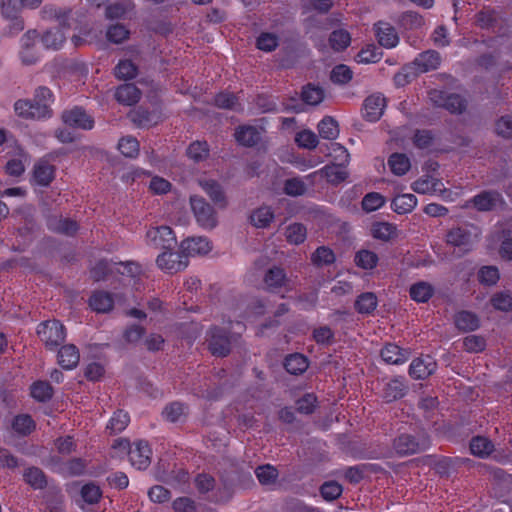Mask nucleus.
Listing matches in <instances>:
<instances>
[{
    "instance_id": "1",
    "label": "nucleus",
    "mask_w": 512,
    "mask_h": 512,
    "mask_svg": "<svg viewBox=\"0 0 512 512\" xmlns=\"http://www.w3.org/2000/svg\"><path fill=\"white\" fill-rule=\"evenodd\" d=\"M112 448L116 456L128 451L131 465L139 470H144L150 465L152 452L145 441L135 442L134 446L130 447L127 440L119 439L115 441Z\"/></svg>"
},
{
    "instance_id": "2",
    "label": "nucleus",
    "mask_w": 512,
    "mask_h": 512,
    "mask_svg": "<svg viewBox=\"0 0 512 512\" xmlns=\"http://www.w3.org/2000/svg\"><path fill=\"white\" fill-rule=\"evenodd\" d=\"M116 270L122 275V281L130 284L135 283V278L141 275V267L134 262L127 263H110L108 261H100L91 271L96 281L105 279L107 272Z\"/></svg>"
},
{
    "instance_id": "3",
    "label": "nucleus",
    "mask_w": 512,
    "mask_h": 512,
    "mask_svg": "<svg viewBox=\"0 0 512 512\" xmlns=\"http://www.w3.org/2000/svg\"><path fill=\"white\" fill-rule=\"evenodd\" d=\"M478 236V230L473 226L455 227L448 231L446 242L459 251L466 252L477 242Z\"/></svg>"
},
{
    "instance_id": "4",
    "label": "nucleus",
    "mask_w": 512,
    "mask_h": 512,
    "mask_svg": "<svg viewBox=\"0 0 512 512\" xmlns=\"http://www.w3.org/2000/svg\"><path fill=\"white\" fill-rule=\"evenodd\" d=\"M37 334L49 349L56 348L64 342L66 337L64 326L57 320L40 323L37 327Z\"/></svg>"
},
{
    "instance_id": "5",
    "label": "nucleus",
    "mask_w": 512,
    "mask_h": 512,
    "mask_svg": "<svg viewBox=\"0 0 512 512\" xmlns=\"http://www.w3.org/2000/svg\"><path fill=\"white\" fill-rule=\"evenodd\" d=\"M190 204L196 221L201 227L212 229L217 225L215 211L203 198L191 196Z\"/></svg>"
},
{
    "instance_id": "6",
    "label": "nucleus",
    "mask_w": 512,
    "mask_h": 512,
    "mask_svg": "<svg viewBox=\"0 0 512 512\" xmlns=\"http://www.w3.org/2000/svg\"><path fill=\"white\" fill-rule=\"evenodd\" d=\"M147 244L159 249L171 250L177 241L172 229L168 226L152 227L146 233Z\"/></svg>"
},
{
    "instance_id": "7",
    "label": "nucleus",
    "mask_w": 512,
    "mask_h": 512,
    "mask_svg": "<svg viewBox=\"0 0 512 512\" xmlns=\"http://www.w3.org/2000/svg\"><path fill=\"white\" fill-rule=\"evenodd\" d=\"M17 115L23 118L44 119L49 118L52 114L50 106L42 104V102L29 100H18L14 105Z\"/></svg>"
},
{
    "instance_id": "8",
    "label": "nucleus",
    "mask_w": 512,
    "mask_h": 512,
    "mask_svg": "<svg viewBox=\"0 0 512 512\" xmlns=\"http://www.w3.org/2000/svg\"><path fill=\"white\" fill-rule=\"evenodd\" d=\"M429 98L436 106L444 107L451 113H461L465 107V100L457 94H447L441 90H432Z\"/></svg>"
},
{
    "instance_id": "9",
    "label": "nucleus",
    "mask_w": 512,
    "mask_h": 512,
    "mask_svg": "<svg viewBox=\"0 0 512 512\" xmlns=\"http://www.w3.org/2000/svg\"><path fill=\"white\" fill-rule=\"evenodd\" d=\"M157 265L167 273H176L188 266L187 256L181 252H163L157 257Z\"/></svg>"
},
{
    "instance_id": "10",
    "label": "nucleus",
    "mask_w": 512,
    "mask_h": 512,
    "mask_svg": "<svg viewBox=\"0 0 512 512\" xmlns=\"http://www.w3.org/2000/svg\"><path fill=\"white\" fill-rule=\"evenodd\" d=\"M63 122L74 128L90 130L94 126V120L83 109L74 107L62 114Z\"/></svg>"
},
{
    "instance_id": "11",
    "label": "nucleus",
    "mask_w": 512,
    "mask_h": 512,
    "mask_svg": "<svg viewBox=\"0 0 512 512\" xmlns=\"http://www.w3.org/2000/svg\"><path fill=\"white\" fill-rule=\"evenodd\" d=\"M386 99L380 93L368 96L363 104V115L370 122L378 121L384 113Z\"/></svg>"
},
{
    "instance_id": "12",
    "label": "nucleus",
    "mask_w": 512,
    "mask_h": 512,
    "mask_svg": "<svg viewBox=\"0 0 512 512\" xmlns=\"http://www.w3.org/2000/svg\"><path fill=\"white\" fill-rule=\"evenodd\" d=\"M411 188L418 194L437 195L445 191L442 181L431 175L421 176L412 183Z\"/></svg>"
},
{
    "instance_id": "13",
    "label": "nucleus",
    "mask_w": 512,
    "mask_h": 512,
    "mask_svg": "<svg viewBox=\"0 0 512 512\" xmlns=\"http://www.w3.org/2000/svg\"><path fill=\"white\" fill-rule=\"evenodd\" d=\"M437 364L431 356L416 358L409 367V374L414 379H425L435 372Z\"/></svg>"
},
{
    "instance_id": "14",
    "label": "nucleus",
    "mask_w": 512,
    "mask_h": 512,
    "mask_svg": "<svg viewBox=\"0 0 512 512\" xmlns=\"http://www.w3.org/2000/svg\"><path fill=\"white\" fill-rule=\"evenodd\" d=\"M180 248L188 257L206 255L212 250V245L205 237H192L182 241Z\"/></svg>"
},
{
    "instance_id": "15",
    "label": "nucleus",
    "mask_w": 512,
    "mask_h": 512,
    "mask_svg": "<svg viewBox=\"0 0 512 512\" xmlns=\"http://www.w3.org/2000/svg\"><path fill=\"white\" fill-rule=\"evenodd\" d=\"M441 58L438 52L428 50L421 53L412 63L415 73H425L430 70L437 69L440 65Z\"/></svg>"
},
{
    "instance_id": "16",
    "label": "nucleus",
    "mask_w": 512,
    "mask_h": 512,
    "mask_svg": "<svg viewBox=\"0 0 512 512\" xmlns=\"http://www.w3.org/2000/svg\"><path fill=\"white\" fill-rule=\"evenodd\" d=\"M375 35L381 46L394 48L399 43V37L393 26L385 22L375 24Z\"/></svg>"
},
{
    "instance_id": "17",
    "label": "nucleus",
    "mask_w": 512,
    "mask_h": 512,
    "mask_svg": "<svg viewBox=\"0 0 512 512\" xmlns=\"http://www.w3.org/2000/svg\"><path fill=\"white\" fill-rule=\"evenodd\" d=\"M209 349L213 355L226 356L230 351V339L220 328L211 331Z\"/></svg>"
},
{
    "instance_id": "18",
    "label": "nucleus",
    "mask_w": 512,
    "mask_h": 512,
    "mask_svg": "<svg viewBox=\"0 0 512 512\" xmlns=\"http://www.w3.org/2000/svg\"><path fill=\"white\" fill-rule=\"evenodd\" d=\"M71 9L65 7H58L55 5H46L43 7L41 13L42 17L46 20L57 22L63 28L70 27Z\"/></svg>"
},
{
    "instance_id": "19",
    "label": "nucleus",
    "mask_w": 512,
    "mask_h": 512,
    "mask_svg": "<svg viewBox=\"0 0 512 512\" xmlns=\"http://www.w3.org/2000/svg\"><path fill=\"white\" fill-rule=\"evenodd\" d=\"M426 447L425 443H420L413 436L403 434L394 441V449L400 455L414 454Z\"/></svg>"
},
{
    "instance_id": "20",
    "label": "nucleus",
    "mask_w": 512,
    "mask_h": 512,
    "mask_svg": "<svg viewBox=\"0 0 512 512\" xmlns=\"http://www.w3.org/2000/svg\"><path fill=\"white\" fill-rule=\"evenodd\" d=\"M55 168L49 164L46 160H39L33 171V181L41 186H47L54 179Z\"/></svg>"
},
{
    "instance_id": "21",
    "label": "nucleus",
    "mask_w": 512,
    "mask_h": 512,
    "mask_svg": "<svg viewBox=\"0 0 512 512\" xmlns=\"http://www.w3.org/2000/svg\"><path fill=\"white\" fill-rule=\"evenodd\" d=\"M501 195L497 192L484 191L472 199L474 207L479 211L494 209L501 203Z\"/></svg>"
},
{
    "instance_id": "22",
    "label": "nucleus",
    "mask_w": 512,
    "mask_h": 512,
    "mask_svg": "<svg viewBox=\"0 0 512 512\" xmlns=\"http://www.w3.org/2000/svg\"><path fill=\"white\" fill-rule=\"evenodd\" d=\"M38 38V34L35 30L27 31L21 38V51L20 57L24 64L31 65L37 62L38 55H28V49L33 48Z\"/></svg>"
},
{
    "instance_id": "23",
    "label": "nucleus",
    "mask_w": 512,
    "mask_h": 512,
    "mask_svg": "<svg viewBox=\"0 0 512 512\" xmlns=\"http://www.w3.org/2000/svg\"><path fill=\"white\" fill-rule=\"evenodd\" d=\"M115 97L119 103L131 106L140 100L141 92L133 84H124L117 88Z\"/></svg>"
},
{
    "instance_id": "24",
    "label": "nucleus",
    "mask_w": 512,
    "mask_h": 512,
    "mask_svg": "<svg viewBox=\"0 0 512 512\" xmlns=\"http://www.w3.org/2000/svg\"><path fill=\"white\" fill-rule=\"evenodd\" d=\"M371 235L377 240L388 242L397 238L398 229L392 223L376 222L371 226Z\"/></svg>"
},
{
    "instance_id": "25",
    "label": "nucleus",
    "mask_w": 512,
    "mask_h": 512,
    "mask_svg": "<svg viewBox=\"0 0 512 512\" xmlns=\"http://www.w3.org/2000/svg\"><path fill=\"white\" fill-rule=\"evenodd\" d=\"M381 357L387 364L400 365L408 360L409 354L395 344H388L381 350Z\"/></svg>"
},
{
    "instance_id": "26",
    "label": "nucleus",
    "mask_w": 512,
    "mask_h": 512,
    "mask_svg": "<svg viewBox=\"0 0 512 512\" xmlns=\"http://www.w3.org/2000/svg\"><path fill=\"white\" fill-rule=\"evenodd\" d=\"M89 305L96 312L106 313L113 308L114 300L110 293L96 291L90 297Z\"/></svg>"
},
{
    "instance_id": "27",
    "label": "nucleus",
    "mask_w": 512,
    "mask_h": 512,
    "mask_svg": "<svg viewBox=\"0 0 512 512\" xmlns=\"http://www.w3.org/2000/svg\"><path fill=\"white\" fill-rule=\"evenodd\" d=\"M80 355L76 346L69 344L63 346L58 353V362L64 369H73L77 366Z\"/></svg>"
},
{
    "instance_id": "28",
    "label": "nucleus",
    "mask_w": 512,
    "mask_h": 512,
    "mask_svg": "<svg viewBox=\"0 0 512 512\" xmlns=\"http://www.w3.org/2000/svg\"><path fill=\"white\" fill-rule=\"evenodd\" d=\"M406 384L403 378H395L387 382L383 388L382 396L386 402L395 401L404 396Z\"/></svg>"
},
{
    "instance_id": "29",
    "label": "nucleus",
    "mask_w": 512,
    "mask_h": 512,
    "mask_svg": "<svg viewBox=\"0 0 512 512\" xmlns=\"http://www.w3.org/2000/svg\"><path fill=\"white\" fill-rule=\"evenodd\" d=\"M11 427L18 436H27L35 430L36 424L30 415L20 414L13 418Z\"/></svg>"
},
{
    "instance_id": "30",
    "label": "nucleus",
    "mask_w": 512,
    "mask_h": 512,
    "mask_svg": "<svg viewBox=\"0 0 512 512\" xmlns=\"http://www.w3.org/2000/svg\"><path fill=\"white\" fill-rule=\"evenodd\" d=\"M47 224L52 231L66 235H73L78 229V225L75 221L63 218L62 216L50 217Z\"/></svg>"
},
{
    "instance_id": "31",
    "label": "nucleus",
    "mask_w": 512,
    "mask_h": 512,
    "mask_svg": "<svg viewBox=\"0 0 512 512\" xmlns=\"http://www.w3.org/2000/svg\"><path fill=\"white\" fill-rule=\"evenodd\" d=\"M66 41V33L61 28H53L47 30L41 42L47 49L57 50L60 49Z\"/></svg>"
},
{
    "instance_id": "32",
    "label": "nucleus",
    "mask_w": 512,
    "mask_h": 512,
    "mask_svg": "<svg viewBox=\"0 0 512 512\" xmlns=\"http://www.w3.org/2000/svg\"><path fill=\"white\" fill-rule=\"evenodd\" d=\"M199 185L209 195L213 202L224 207L226 205L224 192L218 182L213 179H201Z\"/></svg>"
},
{
    "instance_id": "33",
    "label": "nucleus",
    "mask_w": 512,
    "mask_h": 512,
    "mask_svg": "<svg viewBox=\"0 0 512 512\" xmlns=\"http://www.w3.org/2000/svg\"><path fill=\"white\" fill-rule=\"evenodd\" d=\"M260 137V131L254 126H241L235 132L237 142L244 146L255 145Z\"/></svg>"
},
{
    "instance_id": "34",
    "label": "nucleus",
    "mask_w": 512,
    "mask_h": 512,
    "mask_svg": "<svg viewBox=\"0 0 512 512\" xmlns=\"http://www.w3.org/2000/svg\"><path fill=\"white\" fill-rule=\"evenodd\" d=\"M417 198L413 194H401L396 196L391 203L394 212L398 214H407L413 211L417 205Z\"/></svg>"
},
{
    "instance_id": "35",
    "label": "nucleus",
    "mask_w": 512,
    "mask_h": 512,
    "mask_svg": "<svg viewBox=\"0 0 512 512\" xmlns=\"http://www.w3.org/2000/svg\"><path fill=\"white\" fill-rule=\"evenodd\" d=\"M162 416L171 423L183 422L187 416V407L180 402L170 403L164 408Z\"/></svg>"
},
{
    "instance_id": "36",
    "label": "nucleus",
    "mask_w": 512,
    "mask_h": 512,
    "mask_svg": "<svg viewBox=\"0 0 512 512\" xmlns=\"http://www.w3.org/2000/svg\"><path fill=\"white\" fill-rule=\"evenodd\" d=\"M410 297L419 303L427 302L434 294V288L428 282L420 281L410 287Z\"/></svg>"
},
{
    "instance_id": "37",
    "label": "nucleus",
    "mask_w": 512,
    "mask_h": 512,
    "mask_svg": "<svg viewBox=\"0 0 512 512\" xmlns=\"http://www.w3.org/2000/svg\"><path fill=\"white\" fill-rule=\"evenodd\" d=\"M388 166L393 174L402 176L409 171L411 163L405 154L394 153L388 159Z\"/></svg>"
},
{
    "instance_id": "38",
    "label": "nucleus",
    "mask_w": 512,
    "mask_h": 512,
    "mask_svg": "<svg viewBox=\"0 0 512 512\" xmlns=\"http://www.w3.org/2000/svg\"><path fill=\"white\" fill-rule=\"evenodd\" d=\"M471 453L477 457L485 458L494 450V444L482 436L474 437L470 442Z\"/></svg>"
},
{
    "instance_id": "39",
    "label": "nucleus",
    "mask_w": 512,
    "mask_h": 512,
    "mask_svg": "<svg viewBox=\"0 0 512 512\" xmlns=\"http://www.w3.org/2000/svg\"><path fill=\"white\" fill-rule=\"evenodd\" d=\"M355 264L364 270L374 269L379 261L378 255L368 249L359 250L354 257Z\"/></svg>"
},
{
    "instance_id": "40",
    "label": "nucleus",
    "mask_w": 512,
    "mask_h": 512,
    "mask_svg": "<svg viewBox=\"0 0 512 512\" xmlns=\"http://www.w3.org/2000/svg\"><path fill=\"white\" fill-rule=\"evenodd\" d=\"M319 135L328 140H334L339 135V127L337 121L330 117H324L318 124Z\"/></svg>"
},
{
    "instance_id": "41",
    "label": "nucleus",
    "mask_w": 512,
    "mask_h": 512,
    "mask_svg": "<svg viewBox=\"0 0 512 512\" xmlns=\"http://www.w3.org/2000/svg\"><path fill=\"white\" fill-rule=\"evenodd\" d=\"M138 68L131 60H120L114 68V76L119 80H131L137 76Z\"/></svg>"
},
{
    "instance_id": "42",
    "label": "nucleus",
    "mask_w": 512,
    "mask_h": 512,
    "mask_svg": "<svg viewBox=\"0 0 512 512\" xmlns=\"http://www.w3.org/2000/svg\"><path fill=\"white\" fill-rule=\"evenodd\" d=\"M274 218V213L268 206H262L254 210L250 216L251 223L257 228H265Z\"/></svg>"
},
{
    "instance_id": "43",
    "label": "nucleus",
    "mask_w": 512,
    "mask_h": 512,
    "mask_svg": "<svg viewBox=\"0 0 512 512\" xmlns=\"http://www.w3.org/2000/svg\"><path fill=\"white\" fill-rule=\"evenodd\" d=\"M285 368L290 374L298 375L308 368V360L301 354H292L285 359Z\"/></svg>"
},
{
    "instance_id": "44",
    "label": "nucleus",
    "mask_w": 512,
    "mask_h": 512,
    "mask_svg": "<svg viewBox=\"0 0 512 512\" xmlns=\"http://www.w3.org/2000/svg\"><path fill=\"white\" fill-rule=\"evenodd\" d=\"M256 477L261 485L263 486H272L276 484L278 478V472L275 467L272 465L266 464L263 466H259L255 470Z\"/></svg>"
},
{
    "instance_id": "45",
    "label": "nucleus",
    "mask_w": 512,
    "mask_h": 512,
    "mask_svg": "<svg viewBox=\"0 0 512 512\" xmlns=\"http://www.w3.org/2000/svg\"><path fill=\"white\" fill-rule=\"evenodd\" d=\"M456 326L463 331H473L479 327L478 317L471 312L462 311L456 315Z\"/></svg>"
},
{
    "instance_id": "46",
    "label": "nucleus",
    "mask_w": 512,
    "mask_h": 512,
    "mask_svg": "<svg viewBox=\"0 0 512 512\" xmlns=\"http://www.w3.org/2000/svg\"><path fill=\"white\" fill-rule=\"evenodd\" d=\"M377 307V297L372 292H366L361 294L356 302L355 308L359 313L370 314Z\"/></svg>"
},
{
    "instance_id": "47",
    "label": "nucleus",
    "mask_w": 512,
    "mask_h": 512,
    "mask_svg": "<svg viewBox=\"0 0 512 512\" xmlns=\"http://www.w3.org/2000/svg\"><path fill=\"white\" fill-rule=\"evenodd\" d=\"M286 281V274L284 270L279 267L269 269L264 277V282L269 289L282 287L285 285Z\"/></svg>"
},
{
    "instance_id": "48",
    "label": "nucleus",
    "mask_w": 512,
    "mask_h": 512,
    "mask_svg": "<svg viewBox=\"0 0 512 512\" xmlns=\"http://www.w3.org/2000/svg\"><path fill=\"white\" fill-rule=\"evenodd\" d=\"M134 8L130 0H123L119 3L109 5L106 8V17L108 19H119L125 17Z\"/></svg>"
},
{
    "instance_id": "49",
    "label": "nucleus",
    "mask_w": 512,
    "mask_h": 512,
    "mask_svg": "<svg viewBox=\"0 0 512 512\" xmlns=\"http://www.w3.org/2000/svg\"><path fill=\"white\" fill-rule=\"evenodd\" d=\"M307 236V230L305 226L300 223L290 224L285 231V237L291 244H301L305 241Z\"/></svg>"
},
{
    "instance_id": "50",
    "label": "nucleus",
    "mask_w": 512,
    "mask_h": 512,
    "mask_svg": "<svg viewBox=\"0 0 512 512\" xmlns=\"http://www.w3.org/2000/svg\"><path fill=\"white\" fill-rule=\"evenodd\" d=\"M14 0H7V3L2 5V13L7 18H11L12 22L10 25L11 32H19L24 29V23L21 18L16 17L17 9L14 4Z\"/></svg>"
},
{
    "instance_id": "51",
    "label": "nucleus",
    "mask_w": 512,
    "mask_h": 512,
    "mask_svg": "<svg viewBox=\"0 0 512 512\" xmlns=\"http://www.w3.org/2000/svg\"><path fill=\"white\" fill-rule=\"evenodd\" d=\"M130 421L129 415L127 412L122 410L116 411L113 416L110 418L107 429L111 433H120L122 432L128 425Z\"/></svg>"
},
{
    "instance_id": "52",
    "label": "nucleus",
    "mask_w": 512,
    "mask_h": 512,
    "mask_svg": "<svg viewBox=\"0 0 512 512\" xmlns=\"http://www.w3.org/2000/svg\"><path fill=\"white\" fill-rule=\"evenodd\" d=\"M118 149L125 157L134 158L139 154V142L132 136L122 137L119 140Z\"/></svg>"
},
{
    "instance_id": "53",
    "label": "nucleus",
    "mask_w": 512,
    "mask_h": 512,
    "mask_svg": "<svg viewBox=\"0 0 512 512\" xmlns=\"http://www.w3.org/2000/svg\"><path fill=\"white\" fill-rule=\"evenodd\" d=\"M27 156L23 151H19L15 158L10 159L6 164V173L11 176H20L25 170Z\"/></svg>"
},
{
    "instance_id": "54",
    "label": "nucleus",
    "mask_w": 512,
    "mask_h": 512,
    "mask_svg": "<svg viewBox=\"0 0 512 512\" xmlns=\"http://www.w3.org/2000/svg\"><path fill=\"white\" fill-rule=\"evenodd\" d=\"M329 42L334 50L341 51L349 46L351 42V36L346 30H335L330 35Z\"/></svg>"
},
{
    "instance_id": "55",
    "label": "nucleus",
    "mask_w": 512,
    "mask_h": 512,
    "mask_svg": "<svg viewBox=\"0 0 512 512\" xmlns=\"http://www.w3.org/2000/svg\"><path fill=\"white\" fill-rule=\"evenodd\" d=\"M302 98L309 105H318L324 99V91L318 86L309 84L303 89Z\"/></svg>"
},
{
    "instance_id": "56",
    "label": "nucleus",
    "mask_w": 512,
    "mask_h": 512,
    "mask_svg": "<svg viewBox=\"0 0 512 512\" xmlns=\"http://www.w3.org/2000/svg\"><path fill=\"white\" fill-rule=\"evenodd\" d=\"M52 387L49 385V383L45 381H38L35 382L31 386V396L40 402H44L51 398L52 396Z\"/></svg>"
},
{
    "instance_id": "57",
    "label": "nucleus",
    "mask_w": 512,
    "mask_h": 512,
    "mask_svg": "<svg viewBox=\"0 0 512 512\" xmlns=\"http://www.w3.org/2000/svg\"><path fill=\"white\" fill-rule=\"evenodd\" d=\"M25 481L35 489H41L46 484L43 472L39 468H28L24 473Z\"/></svg>"
},
{
    "instance_id": "58",
    "label": "nucleus",
    "mask_w": 512,
    "mask_h": 512,
    "mask_svg": "<svg viewBox=\"0 0 512 512\" xmlns=\"http://www.w3.org/2000/svg\"><path fill=\"white\" fill-rule=\"evenodd\" d=\"M279 44V38L276 34L263 32L257 38L258 49L264 52L273 51Z\"/></svg>"
},
{
    "instance_id": "59",
    "label": "nucleus",
    "mask_w": 512,
    "mask_h": 512,
    "mask_svg": "<svg viewBox=\"0 0 512 512\" xmlns=\"http://www.w3.org/2000/svg\"><path fill=\"white\" fill-rule=\"evenodd\" d=\"M208 146L206 142L196 141L190 144L187 155L195 162L203 161L208 157Z\"/></svg>"
},
{
    "instance_id": "60",
    "label": "nucleus",
    "mask_w": 512,
    "mask_h": 512,
    "mask_svg": "<svg viewBox=\"0 0 512 512\" xmlns=\"http://www.w3.org/2000/svg\"><path fill=\"white\" fill-rule=\"evenodd\" d=\"M311 259L316 265H329L335 261V255L330 248L322 246L312 254Z\"/></svg>"
},
{
    "instance_id": "61",
    "label": "nucleus",
    "mask_w": 512,
    "mask_h": 512,
    "mask_svg": "<svg viewBox=\"0 0 512 512\" xmlns=\"http://www.w3.org/2000/svg\"><path fill=\"white\" fill-rule=\"evenodd\" d=\"M329 155L333 157L335 164L338 166H345L350 161V155L347 149L339 143H332L330 145Z\"/></svg>"
},
{
    "instance_id": "62",
    "label": "nucleus",
    "mask_w": 512,
    "mask_h": 512,
    "mask_svg": "<svg viewBox=\"0 0 512 512\" xmlns=\"http://www.w3.org/2000/svg\"><path fill=\"white\" fill-rule=\"evenodd\" d=\"M385 203V198L376 192L368 193L362 200V207L367 212H373L381 208Z\"/></svg>"
},
{
    "instance_id": "63",
    "label": "nucleus",
    "mask_w": 512,
    "mask_h": 512,
    "mask_svg": "<svg viewBox=\"0 0 512 512\" xmlns=\"http://www.w3.org/2000/svg\"><path fill=\"white\" fill-rule=\"evenodd\" d=\"M295 141L300 147L307 149H314L318 144V138L311 130H303L297 133Z\"/></svg>"
},
{
    "instance_id": "64",
    "label": "nucleus",
    "mask_w": 512,
    "mask_h": 512,
    "mask_svg": "<svg viewBox=\"0 0 512 512\" xmlns=\"http://www.w3.org/2000/svg\"><path fill=\"white\" fill-rule=\"evenodd\" d=\"M486 346L485 339L478 335H469L463 340V347L471 353H478L484 350Z\"/></svg>"
}]
</instances>
